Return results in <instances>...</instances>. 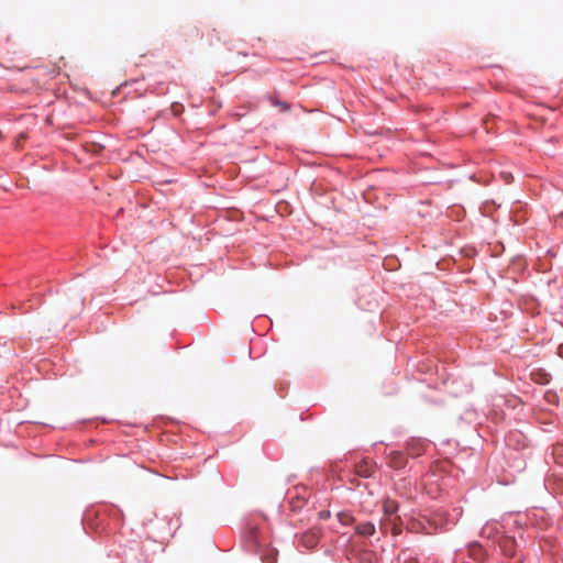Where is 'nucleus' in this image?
Wrapping results in <instances>:
<instances>
[{
  "mask_svg": "<svg viewBox=\"0 0 563 563\" xmlns=\"http://www.w3.org/2000/svg\"><path fill=\"white\" fill-rule=\"evenodd\" d=\"M321 538V530L312 528L301 536V544L307 549L314 548Z\"/></svg>",
  "mask_w": 563,
  "mask_h": 563,
  "instance_id": "f257e3e1",
  "label": "nucleus"
},
{
  "mask_svg": "<svg viewBox=\"0 0 563 563\" xmlns=\"http://www.w3.org/2000/svg\"><path fill=\"white\" fill-rule=\"evenodd\" d=\"M355 531L363 537H369L375 532V525L371 521H365L356 525Z\"/></svg>",
  "mask_w": 563,
  "mask_h": 563,
  "instance_id": "f03ea898",
  "label": "nucleus"
},
{
  "mask_svg": "<svg viewBox=\"0 0 563 563\" xmlns=\"http://www.w3.org/2000/svg\"><path fill=\"white\" fill-rule=\"evenodd\" d=\"M514 545H515V541L508 537H505L499 541L500 550L507 556H512L515 554Z\"/></svg>",
  "mask_w": 563,
  "mask_h": 563,
  "instance_id": "7ed1b4c3",
  "label": "nucleus"
},
{
  "mask_svg": "<svg viewBox=\"0 0 563 563\" xmlns=\"http://www.w3.org/2000/svg\"><path fill=\"white\" fill-rule=\"evenodd\" d=\"M383 510H384V514L387 516V517H390L393 515H395L398 510V505L395 500H391V499H385L384 500V504H383Z\"/></svg>",
  "mask_w": 563,
  "mask_h": 563,
  "instance_id": "20e7f679",
  "label": "nucleus"
},
{
  "mask_svg": "<svg viewBox=\"0 0 563 563\" xmlns=\"http://www.w3.org/2000/svg\"><path fill=\"white\" fill-rule=\"evenodd\" d=\"M372 465L367 462H363L356 466V473L362 477H368L372 475Z\"/></svg>",
  "mask_w": 563,
  "mask_h": 563,
  "instance_id": "39448f33",
  "label": "nucleus"
},
{
  "mask_svg": "<svg viewBox=\"0 0 563 563\" xmlns=\"http://www.w3.org/2000/svg\"><path fill=\"white\" fill-rule=\"evenodd\" d=\"M268 99L272 102V104L278 107L282 112H287L290 108L286 102L279 101L273 96H269Z\"/></svg>",
  "mask_w": 563,
  "mask_h": 563,
  "instance_id": "423d86ee",
  "label": "nucleus"
},
{
  "mask_svg": "<svg viewBox=\"0 0 563 563\" xmlns=\"http://www.w3.org/2000/svg\"><path fill=\"white\" fill-rule=\"evenodd\" d=\"M408 529L412 532H420L423 530L428 534L431 533L430 531L427 530V528L420 521L410 522Z\"/></svg>",
  "mask_w": 563,
  "mask_h": 563,
  "instance_id": "0eeeda50",
  "label": "nucleus"
},
{
  "mask_svg": "<svg viewBox=\"0 0 563 563\" xmlns=\"http://www.w3.org/2000/svg\"><path fill=\"white\" fill-rule=\"evenodd\" d=\"M338 517H339V520L341 521V523H343L345 526H349V525L353 523V521H354V518L350 514L340 512V514H338Z\"/></svg>",
  "mask_w": 563,
  "mask_h": 563,
  "instance_id": "6e6552de",
  "label": "nucleus"
},
{
  "mask_svg": "<svg viewBox=\"0 0 563 563\" xmlns=\"http://www.w3.org/2000/svg\"><path fill=\"white\" fill-rule=\"evenodd\" d=\"M482 554H483V550H482V548L479 545H473L471 548V556L474 560H479Z\"/></svg>",
  "mask_w": 563,
  "mask_h": 563,
  "instance_id": "1a4fd4ad",
  "label": "nucleus"
},
{
  "mask_svg": "<svg viewBox=\"0 0 563 563\" xmlns=\"http://www.w3.org/2000/svg\"><path fill=\"white\" fill-rule=\"evenodd\" d=\"M401 532V530L399 529V527L397 526L396 522H393V534L394 536H397Z\"/></svg>",
  "mask_w": 563,
  "mask_h": 563,
  "instance_id": "9d476101",
  "label": "nucleus"
},
{
  "mask_svg": "<svg viewBox=\"0 0 563 563\" xmlns=\"http://www.w3.org/2000/svg\"><path fill=\"white\" fill-rule=\"evenodd\" d=\"M330 517V511H320L319 518L320 519H328Z\"/></svg>",
  "mask_w": 563,
  "mask_h": 563,
  "instance_id": "9b49d317",
  "label": "nucleus"
},
{
  "mask_svg": "<svg viewBox=\"0 0 563 563\" xmlns=\"http://www.w3.org/2000/svg\"><path fill=\"white\" fill-rule=\"evenodd\" d=\"M401 465H402V462H401V461H399V460H396V462H395V466L400 467Z\"/></svg>",
  "mask_w": 563,
  "mask_h": 563,
  "instance_id": "f8f14e48",
  "label": "nucleus"
},
{
  "mask_svg": "<svg viewBox=\"0 0 563 563\" xmlns=\"http://www.w3.org/2000/svg\"><path fill=\"white\" fill-rule=\"evenodd\" d=\"M401 465H402V462H401V461H399V460H396V462H395V466L400 467Z\"/></svg>",
  "mask_w": 563,
  "mask_h": 563,
  "instance_id": "ddd939ff",
  "label": "nucleus"
},
{
  "mask_svg": "<svg viewBox=\"0 0 563 563\" xmlns=\"http://www.w3.org/2000/svg\"><path fill=\"white\" fill-rule=\"evenodd\" d=\"M275 562V556H273L271 560H267L266 563H274Z\"/></svg>",
  "mask_w": 563,
  "mask_h": 563,
  "instance_id": "4468645a",
  "label": "nucleus"
},
{
  "mask_svg": "<svg viewBox=\"0 0 563 563\" xmlns=\"http://www.w3.org/2000/svg\"><path fill=\"white\" fill-rule=\"evenodd\" d=\"M405 563H417V561L416 560H408Z\"/></svg>",
  "mask_w": 563,
  "mask_h": 563,
  "instance_id": "2eb2a0df",
  "label": "nucleus"
}]
</instances>
